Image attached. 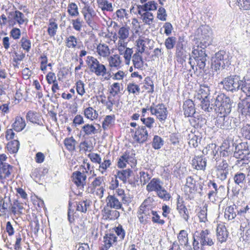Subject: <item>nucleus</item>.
<instances>
[{
  "mask_svg": "<svg viewBox=\"0 0 250 250\" xmlns=\"http://www.w3.org/2000/svg\"><path fill=\"white\" fill-rule=\"evenodd\" d=\"M140 181L143 185H146L150 180L152 175L148 171H141L139 172Z\"/></svg>",
  "mask_w": 250,
  "mask_h": 250,
  "instance_id": "41",
  "label": "nucleus"
},
{
  "mask_svg": "<svg viewBox=\"0 0 250 250\" xmlns=\"http://www.w3.org/2000/svg\"><path fill=\"white\" fill-rule=\"evenodd\" d=\"M74 182L78 186H83L86 178L85 173L83 171H76L73 173Z\"/></svg>",
  "mask_w": 250,
  "mask_h": 250,
  "instance_id": "20",
  "label": "nucleus"
},
{
  "mask_svg": "<svg viewBox=\"0 0 250 250\" xmlns=\"http://www.w3.org/2000/svg\"><path fill=\"white\" fill-rule=\"evenodd\" d=\"M84 114L86 118L91 120L96 119L98 117V113L92 107H88L84 110Z\"/></svg>",
  "mask_w": 250,
  "mask_h": 250,
  "instance_id": "35",
  "label": "nucleus"
},
{
  "mask_svg": "<svg viewBox=\"0 0 250 250\" xmlns=\"http://www.w3.org/2000/svg\"><path fill=\"white\" fill-rule=\"evenodd\" d=\"M192 165L197 170H204L207 165V160L203 156H195L192 160Z\"/></svg>",
  "mask_w": 250,
  "mask_h": 250,
  "instance_id": "12",
  "label": "nucleus"
},
{
  "mask_svg": "<svg viewBox=\"0 0 250 250\" xmlns=\"http://www.w3.org/2000/svg\"><path fill=\"white\" fill-rule=\"evenodd\" d=\"M201 31L202 38L205 40L208 41L211 34L210 28L207 25L202 26Z\"/></svg>",
  "mask_w": 250,
  "mask_h": 250,
  "instance_id": "48",
  "label": "nucleus"
},
{
  "mask_svg": "<svg viewBox=\"0 0 250 250\" xmlns=\"http://www.w3.org/2000/svg\"><path fill=\"white\" fill-rule=\"evenodd\" d=\"M132 172V171L129 169H127L125 170H123L122 171H118L117 173V177L122 180L124 183H125L127 179L129 178V177L131 175V173Z\"/></svg>",
  "mask_w": 250,
  "mask_h": 250,
  "instance_id": "44",
  "label": "nucleus"
},
{
  "mask_svg": "<svg viewBox=\"0 0 250 250\" xmlns=\"http://www.w3.org/2000/svg\"><path fill=\"white\" fill-rule=\"evenodd\" d=\"M196 181L191 176L187 178V182L185 186V192L186 193H192L196 190Z\"/></svg>",
  "mask_w": 250,
  "mask_h": 250,
  "instance_id": "21",
  "label": "nucleus"
},
{
  "mask_svg": "<svg viewBox=\"0 0 250 250\" xmlns=\"http://www.w3.org/2000/svg\"><path fill=\"white\" fill-rule=\"evenodd\" d=\"M216 236L219 242L222 243L226 241L228 237V232L225 226L218 225L216 229Z\"/></svg>",
  "mask_w": 250,
  "mask_h": 250,
  "instance_id": "13",
  "label": "nucleus"
},
{
  "mask_svg": "<svg viewBox=\"0 0 250 250\" xmlns=\"http://www.w3.org/2000/svg\"><path fill=\"white\" fill-rule=\"evenodd\" d=\"M97 3L102 11H112L113 10L112 4L106 0H97Z\"/></svg>",
  "mask_w": 250,
  "mask_h": 250,
  "instance_id": "37",
  "label": "nucleus"
},
{
  "mask_svg": "<svg viewBox=\"0 0 250 250\" xmlns=\"http://www.w3.org/2000/svg\"><path fill=\"white\" fill-rule=\"evenodd\" d=\"M163 185V182L159 178H154L150 180L146 186V189L149 192L156 191Z\"/></svg>",
  "mask_w": 250,
  "mask_h": 250,
  "instance_id": "11",
  "label": "nucleus"
},
{
  "mask_svg": "<svg viewBox=\"0 0 250 250\" xmlns=\"http://www.w3.org/2000/svg\"><path fill=\"white\" fill-rule=\"evenodd\" d=\"M139 15L140 16V18L142 20L143 22L145 23L150 25L153 22L154 17L152 13L149 11L141 12L140 11L139 12Z\"/></svg>",
  "mask_w": 250,
  "mask_h": 250,
  "instance_id": "26",
  "label": "nucleus"
},
{
  "mask_svg": "<svg viewBox=\"0 0 250 250\" xmlns=\"http://www.w3.org/2000/svg\"><path fill=\"white\" fill-rule=\"evenodd\" d=\"M183 43L184 40L182 39H179L176 46L175 55L177 58L180 59H184L185 56Z\"/></svg>",
  "mask_w": 250,
  "mask_h": 250,
  "instance_id": "25",
  "label": "nucleus"
},
{
  "mask_svg": "<svg viewBox=\"0 0 250 250\" xmlns=\"http://www.w3.org/2000/svg\"><path fill=\"white\" fill-rule=\"evenodd\" d=\"M116 241L117 237L112 233L107 234L104 237V245L106 248H110Z\"/></svg>",
  "mask_w": 250,
  "mask_h": 250,
  "instance_id": "29",
  "label": "nucleus"
},
{
  "mask_svg": "<svg viewBox=\"0 0 250 250\" xmlns=\"http://www.w3.org/2000/svg\"><path fill=\"white\" fill-rule=\"evenodd\" d=\"M209 91L210 90L208 86L204 85H201L196 95V97L199 100L207 99L209 94Z\"/></svg>",
  "mask_w": 250,
  "mask_h": 250,
  "instance_id": "31",
  "label": "nucleus"
},
{
  "mask_svg": "<svg viewBox=\"0 0 250 250\" xmlns=\"http://www.w3.org/2000/svg\"><path fill=\"white\" fill-rule=\"evenodd\" d=\"M145 7V12L156 10L157 7V3L154 1H149L144 4Z\"/></svg>",
  "mask_w": 250,
  "mask_h": 250,
  "instance_id": "64",
  "label": "nucleus"
},
{
  "mask_svg": "<svg viewBox=\"0 0 250 250\" xmlns=\"http://www.w3.org/2000/svg\"><path fill=\"white\" fill-rule=\"evenodd\" d=\"M192 54L197 66L200 69L204 70L207 61V55L206 54L205 49L197 46V48L193 49Z\"/></svg>",
  "mask_w": 250,
  "mask_h": 250,
  "instance_id": "6",
  "label": "nucleus"
},
{
  "mask_svg": "<svg viewBox=\"0 0 250 250\" xmlns=\"http://www.w3.org/2000/svg\"><path fill=\"white\" fill-rule=\"evenodd\" d=\"M10 198L7 199V201L6 198L3 199L0 197V211L2 213H4L9 207Z\"/></svg>",
  "mask_w": 250,
  "mask_h": 250,
  "instance_id": "54",
  "label": "nucleus"
},
{
  "mask_svg": "<svg viewBox=\"0 0 250 250\" xmlns=\"http://www.w3.org/2000/svg\"><path fill=\"white\" fill-rule=\"evenodd\" d=\"M80 42L77 38L73 35L69 36L66 39V46L69 48L77 47Z\"/></svg>",
  "mask_w": 250,
  "mask_h": 250,
  "instance_id": "36",
  "label": "nucleus"
},
{
  "mask_svg": "<svg viewBox=\"0 0 250 250\" xmlns=\"http://www.w3.org/2000/svg\"><path fill=\"white\" fill-rule=\"evenodd\" d=\"M143 88L147 93H153L154 92V84L153 81L150 78L147 77L145 79Z\"/></svg>",
  "mask_w": 250,
  "mask_h": 250,
  "instance_id": "43",
  "label": "nucleus"
},
{
  "mask_svg": "<svg viewBox=\"0 0 250 250\" xmlns=\"http://www.w3.org/2000/svg\"><path fill=\"white\" fill-rule=\"evenodd\" d=\"M221 83L226 90L232 92L238 90L244 84V82L241 80L240 76L237 75L228 77Z\"/></svg>",
  "mask_w": 250,
  "mask_h": 250,
  "instance_id": "4",
  "label": "nucleus"
},
{
  "mask_svg": "<svg viewBox=\"0 0 250 250\" xmlns=\"http://www.w3.org/2000/svg\"><path fill=\"white\" fill-rule=\"evenodd\" d=\"M76 143V141L73 137L66 138L64 140V145L69 151H73L75 149Z\"/></svg>",
  "mask_w": 250,
  "mask_h": 250,
  "instance_id": "49",
  "label": "nucleus"
},
{
  "mask_svg": "<svg viewBox=\"0 0 250 250\" xmlns=\"http://www.w3.org/2000/svg\"><path fill=\"white\" fill-rule=\"evenodd\" d=\"M216 167V170H229V165L227 161L222 159L217 161Z\"/></svg>",
  "mask_w": 250,
  "mask_h": 250,
  "instance_id": "58",
  "label": "nucleus"
},
{
  "mask_svg": "<svg viewBox=\"0 0 250 250\" xmlns=\"http://www.w3.org/2000/svg\"><path fill=\"white\" fill-rule=\"evenodd\" d=\"M8 22L10 24L15 25L18 24L20 27L24 23L26 24L28 19L25 15L19 10L11 11L8 13Z\"/></svg>",
  "mask_w": 250,
  "mask_h": 250,
  "instance_id": "7",
  "label": "nucleus"
},
{
  "mask_svg": "<svg viewBox=\"0 0 250 250\" xmlns=\"http://www.w3.org/2000/svg\"><path fill=\"white\" fill-rule=\"evenodd\" d=\"M86 62L90 71L97 76H102L105 80H108L111 77V74L107 71L105 66L101 63L96 58L92 56H87Z\"/></svg>",
  "mask_w": 250,
  "mask_h": 250,
  "instance_id": "1",
  "label": "nucleus"
},
{
  "mask_svg": "<svg viewBox=\"0 0 250 250\" xmlns=\"http://www.w3.org/2000/svg\"><path fill=\"white\" fill-rule=\"evenodd\" d=\"M156 192L157 196L164 200L168 201L171 198L170 194L167 192L163 186L161 187V189L157 190Z\"/></svg>",
  "mask_w": 250,
  "mask_h": 250,
  "instance_id": "46",
  "label": "nucleus"
},
{
  "mask_svg": "<svg viewBox=\"0 0 250 250\" xmlns=\"http://www.w3.org/2000/svg\"><path fill=\"white\" fill-rule=\"evenodd\" d=\"M12 170V167L9 164L0 165V180H3L9 177Z\"/></svg>",
  "mask_w": 250,
  "mask_h": 250,
  "instance_id": "18",
  "label": "nucleus"
},
{
  "mask_svg": "<svg viewBox=\"0 0 250 250\" xmlns=\"http://www.w3.org/2000/svg\"><path fill=\"white\" fill-rule=\"evenodd\" d=\"M184 114L187 117H190L194 114L195 109L193 101L191 100H186L183 104Z\"/></svg>",
  "mask_w": 250,
  "mask_h": 250,
  "instance_id": "16",
  "label": "nucleus"
},
{
  "mask_svg": "<svg viewBox=\"0 0 250 250\" xmlns=\"http://www.w3.org/2000/svg\"><path fill=\"white\" fill-rule=\"evenodd\" d=\"M97 52L101 57L106 58L110 54L108 46L105 44L100 43L97 47Z\"/></svg>",
  "mask_w": 250,
  "mask_h": 250,
  "instance_id": "23",
  "label": "nucleus"
},
{
  "mask_svg": "<svg viewBox=\"0 0 250 250\" xmlns=\"http://www.w3.org/2000/svg\"><path fill=\"white\" fill-rule=\"evenodd\" d=\"M96 16V14L94 11L89 14L85 15V16L83 17L86 23L93 29L96 27V23L94 21Z\"/></svg>",
  "mask_w": 250,
  "mask_h": 250,
  "instance_id": "38",
  "label": "nucleus"
},
{
  "mask_svg": "<svg viewBox=\"0 0 250 250\" xmlns=\"http://www.w3.org/2000/svg\"><path fill=\"white\" fill-rule=\"evenodd\" d=\"M216 146L215 144H210L208 145L203 150V153L205 155H210L214 157L217 153ZM214 157H213L214 158Z\"/></svg>",
  "mask_w": 250,
  "mask_h": 250,
  "instance_id": "34",
  "label": "nucleus"
},
{
  "mask_svg": "<svg viewBox=\"0 0 250 250\" xmlns=\"http://www.w3.org/2000/svg\"><path fill=\"white\" fill-rule=\"evenodd\" d=\"M236 208V206L235 205L227 207L225 211V217L229 220H232L234 219L236 216V211H235Z\"/></svg>",
  "mask_w": 250,
  "mask_h": 250,
  "instance_id": "27",
  "label": "nucleus"
},
{
  "mask_svg": "<svg viewBox=\"0 0 250 250\" xmlns=\"http://www.w3.org/2000/svg\"><path fill=\"white\" fill-rule=\"evenodd\" d=\"M243 79L244 84H242L241 89L247 96L250 97V79H247L246 77H244Z\"/></svg>",
  "mask_w": 250,
  "mask_h": 250,
  "instance_id": "51",
  "label": "nucleus"
},
{
  "mask_svg": "<svg viewBox=\"0 0 250 250\" xmlns=\"http://www.w3.org/2000/svg\"><path fill=\"white\" fill-rule=\"evenodd\" d=\"M198 216L200 222L206 223L207 222V207L204 206L198 212Z\"/></svg>",
  "mask_w": 250,
  "mask_h": 250,
  "instance_id": "56",
  "label": "nucleus"
},
{
  "mask_svg": "<svg viewBox=\"0 0 250 250\" xmlns=\"http://www.w3.org/2000/svg\"><path fill=\"white\" fill-rule=\"evenodd\" d=\"M83 131L87 135H89L96 133V129L93 125L87 124L83 125L82 127Z\"/></svg>",
  "mask_w": 250,
  "mask_h": 250,
  "instance_id": "60",
  "label": "nucleus"
},
{
  "mask_svg": "<svg viewBox=\"0 0 250 250\" xmlns=\"http://www.w3.org/2000/svg\"><path fill=\"white\" fill-rule=\"evenodd\" d=\"M7 148L10 153H17L20 148L19 141L17 139L10 141L7 144Z\"/></svg>",
  "mask_w": 250,
  "mask_h": 250,
  "instance_id": "32",
  "label": "nucleus"
},
{
  "mask_svg": "<svg viewBox=\"0 0 250 250\" xmlns=\"http://www.w3.org/2000/svg\"><path fill=\"white\" fill-rule=\"evenodd\" d=\"M130 28L127 26H124L120 27L118 31V36L117 34L115 33L113 35V38L116 39L119 38V39L126 40L129 36Z\"/></svg>",
  "mask_w": 250,
  "mask_h": 250,
  "instance_id": "19",
  "label": "nucleus"
},
{
  "mask_svg": "<svg viewBox=\"0 0 250 250\" xmlns=\"http://www.w3.org/2000/svg\"><path fill=\"white\" fill-rule=\"evenodd\" d=\"M216 105L218 112L221 114H229L231 111V104L230 99L224 94L220 93L215 98Z\"/></svg>",
  "mask_w": 250,
  "mask_h": 250,
  "instance_id": "3",
  "label": "nucleus"
},
{
  "mask_svg": "<svg viewBox=\"0 0 250 250\" xmlns=\"http://www.w3.org/2000/svg\"><path fill=\"white\" fill-rule=\"evenodd\" d=\"M109 66L111 68L119 69L121 66L122 62V59L118 54H114L110 56L108 59Z\"/></svg>",
  "mask_w": 250,
  "mask_h": 250,
  "instance_id": "17",
  "label": "nucleus"
},
{
  "mask_svg": "<svg viewBox=\"0 0 250 250\" xmlns=\"http://www.w3.org/2000/svg\"><path fill=\"white\" fill-rule=\"evenodd\" d=\"M137 50L136 53L142 54L145 50V41L143 39H138L136 41Z\"/></svg>",
  "mask_w": 250,
  "mask_h": 250,
  "instance_id": "53",
  "label": "nucleus"
},
{
  "mask_svg": "<svg viewBox=\"0 0 250 250\" xmlns=\"http://www.w3.org/2000/svg\"><path fill=\"white\" fill-rule=\"evenodd\" d=\"M58 28V24L54 21L50 20L47 29L48 35L51 37H54L56 34Z\"/></svg>",
  "mask_w": 250,
  "mask_h": 250,
  "instance_id": "42",
  "label": "nucleus"
},
{
  "mask_svg": "<svg viewBox=\"0 0 250 250\" xmlns=\"http://www.w3.org/2000/svg\"><path fill=\"white\" fill-rule=\"evenodd\" d=\"M127 90L129 93L138 95L140 92L139 86L135 83H129L127 86Z\"/></svg>",
  "mask_w": 250,
  "mask_h": 250,
  "instance_id": "50",
  "label": "nucleus"
},
{
  "mask_svg": "<svg viewBox=\"0 0 250 250\" xmlns=\"http://www.w3.org/2000/svg\"><path fill=\"white\" fill-rule=\"evenodd\" d=\"M176 42V39L174 37H170L166 39L165 42V45L167 49L168 50L172 49L174 47Z\"/></svg>",
  "mask_w": 250,
  "mask_h": 250,
  "instance_id": "55",
  "label": "nucleus"
},
{
  "mask_svg": "<svg viewBox=\"0 0 250 250\" xmlns=\"http://www.w3.org/2000/svg\"><path fill=\"white\" fill-rule=\"evenodd\" d=\"M209 231L208 229L203 230L199 234L200 243L202 246H211L214 244L213 240L209 236Z\"/></svg>",
  "mask_w": 250,
  "mask_h": 250,
  "instance_id": "14",
  "label": "nucleus"
},
{
  "mask_svg": "<svg viewBox=\"0 0 250 250\" xmlns=\"http://www.w3.org/2000/svg\"><path fill=\"white\" fill-rule=\"evenodd\" d=\"M149 200H146L141 204L138 211V217L141 224L145 225L150 219L153 213L152 205L149 203Z\"/></svg>",
  "mask_w": 250,
  "mask_h": 250,
  "instance_id": "2",
  "label": "nucleus"
},
{
  "mask_svg": "<svg viewBox=\"0 0 250 250\" xmlns=\"http://www.w3.org/2000/svg\"><path fill=\"white\" fill-rule=\"evenodd\" d=\"M133 51L132 48H128L125 49L122 54L120 55H122L125 59V62L126 64L129 65L130 62L133 54Z\"/></svg>",
  "mask_w": 250,
  "mask_h": 250,
  "instance_id": "47",
  "label": "nucleus"
},
{
  "mask_svg": "<svg viewBox=\"0 0 250 250\" xmlns=\"http://www.w3.org/2000/svg\"><path fill=\"white\" fill-rule=\"evenodd\" d=\"M177 209L181 216L187 222L189 219V215L188 209L184 204V201L179 196L177 201Z\"/></svg>",
  "mask_w": 250,
  "mask_h": 250,
  "instance_id": "10",
  "label": "nucleus"
},
{
  "mask_svg": "<svg viewBox=\"0 0 250 250\" xmlns=\"http://www.w3.org/2000/svg\"><path fill=\"white\" fill-rule=\"evenodd\" d=\"M188 234L185 230H182L178 235V241L181 245L187 246L188 244Z\"/></svg>",
  "mask_w": 250,
  "mask_h": 250,
  "instance_id": "40",
  "label": "nucleus"
},
{
  "mask_svg": "<svg viewBox=\"0 0 250 250\" xmlns=\"http://www.w3.org/2000/svg\"><path fill=\"white\" fill-rule=\"evenodd\" d=\"M148 132L145 126H139L136 130L134 139L139 143H144L147 141Z\"/></svg>",
  "mask_w": 250,
  "mask_h": 250,
  "instance_id": "9",
  "label": "nucleus"
},
{
  "mask_svg": "<svg viewBox=\"0 0 250 250\" xmlns=\"http://www.w3.org/2000/svg\"><path fill=\"white\" fill-rule=\"evenodd\" d=\"M25 125V120L21 117H17L13 125L14 129L18 132L21 131Z\"/></svg>",
  "mask_w": 250,
  "mask_h": 250,
  "instance_id": "33",
  "label": "nucleus"
},
{
  "mask_svg": "<svg viewBox=\"0 0 250 250\" xmlns=\"http://www.w3.org/2000/svg\"><path fill=\"white\" fill-rule=\"evenodd\" d=\"M76 89L79 95L82 96L84 94V84L82 81L80 80L76 83Z\"/></svg>",
  "mask_w": 250,
  "mask_h": 250,
  "instance_id": "63",
  "label": "nucleus"
},
{
  "mask_svg": "<svg viewBox=\"0 0 250 250\" xmlns=\"http://www.w3.org/2000/svg\"><path fill=\"white\" fill-rule=\"evenodd\" d=\"M115 195H108L106 198L107 206L111 208L119 209L122 208V202Z\"/></svg>",
  "mask_w": 250,
  "mask_h": 250,
  "instance_id": "15",
  "label": "nucleus"
},
{
  "mask_svg": "<svg viewBox=\"0 0 250 250\" xmlns=\"http://www.w3.org/2000/svg\"><path fill=\"white\" fill-rule=\"evenodd\" d=\"M164 145V140L163 139L158 136L155 135L152 142V146L155 149H159Z\"/></svg>",
  "mask_w": 250,
  "mask_h": 250,
  "instance_id": "45",
  "label": "nucleus"
},
{
  "mask_svg": "<svg viewBox=\"0 0 250 250\" xmlns=\"http://www.w3.org/2000/svg\"><path fill=\"white\" fill-rule=\"evenodd\" d=\"M246 180V174L241 172H237L233 176L234 183L240 187H242L245 184Z\"/></svg>",
  "mask_w": 250,
  "mask_h": 250,
  "instance_id": "30",
  "label": "nucleus"
},
{
  "mask_svg": "<svg viewBox=\"0 0 250 250\" xmlns=\"http://www.w3.org/2000/svg\"><path fill=\"white\" fill-rule=\"evenodd\" d=\"M83 23V21L80 18L72 21L73 27L77 31H80L82 30Z\"/></svg>",
  "mask_w": 250,
  "mask_h": 250,
  "instance_id": "61",
  "label": "nucleus"
},
{
  "mask_svg": "<svg viewBox=\"0 0 250 250\" xmlns=\"http://www.w3.org/2000/svg\"><path fill=\"white\" fill-rule=\"evenodd\" d=\"M114 115H107L105 117L102 123V127L105 130L112 127L115 123Z\"/></svg>",
  "mask_w": 250,
  "mask_h": 250,
  "instance_id": "28",
  "label": "nucleus"
},
{
  "mask_svg": "<svg viewBox=\"0 0 250 250\" xmlns=\"http://www.w3.org/2000/svg\"><path fill=\"white\" fill-rule=\"evenodd\" d=\"M222 116L217 117L215 125H216L221 129H228L229 127V122L226 119L227 118L225 116L226 114H223Z\"/></svg>",
  "mask_w": 250,
  "mask_h": 250,
  "instance_id": "24",
  "label": "nucleus"
},
{
  "mask_svg": "<svg viewBox=\"0 0 250 250\" xmlns=\"http://www.w3.org/2000/svg\"><path fill=\"white\" fill-rule=\"evenodd\" d=\"M116 194L123 203L128 204L129 202V198L125 196L124 190L123 189H117Z\"/></svg>",
  "mask_w": 250,
  "mask_h": 250,
  "instance_id": "57",
  "label": "nucleus"
},
{
  "mask_svg": "<svg viewBox=\"0 0 250 250\" xmlns=\"http://www.w3.org/2000/svg\"><path fill=\"white\" fill-rule=\"evenodd\" d=\"M212 65L216 71L223 69L228 64V55L225 51L220 50L212 57Z\"/></svg>",
  "mask_w": 250,
  "mask_h": 250,
  "instance_id": "5",
  "label": "nucleus"
},
{
  "mask_svg": "<svg viewBox=\"0 0 250 250\" xmlns=\"http://www.w3.org/2000/svg\"><path fill=\"white\" fill-rule=\"evenodd\" d=\"M89 206V204L86 201H80L77 205V210L82 212H85Z\"/></svg>",
  "mask_w": 250,
  "mask_h": 250,
  "instance_id": "62",
  "label": "nucleus"
},
{
  "mask_svg": "<svg viewBox=\"0 0 250 250\" xmlns=\"http://www.w3.org/2000/svg\"><path fill=\"white\" fill-rule=\"evenodd\" d=\"M132 62L135 68L143 70L144 67V62L141 54L135 53L132 57Z\"/></svg>",
  "mask_w": 250,
  "mask_h": 250,
  "instance_id": "22",
  "label": "nucleus"
},
{
  "mask_svg": "<svg viewBox=\"0 0 250 250\" xmlns=\"http://www.w3.org/2000/svg\"><path fill=\"white\" fill-rule=\"evenodd\" d=\"M67 11L72 16H76L79 15L78 6L75 3L72 2L68 5Z\"/></svg>",
  "mask_w": 250,
  "mask_h": 250,
  "instance_id": "59",
  "label": "nucleus"
},
{
  "mask_svg": "<svg viewBox=\"0 0 250 250\" xmlns=\"http://www.w3.org/2000/svg\"><path fill=\"white\" fill-rule=\"evenodd\" d=\"M188 144L190 146H192L193 147H196L198 146V144L200 143L201 141V137L198 136L194 134L193 133H191L188 135Z\"/></svg>",
  "mask_w": 250,
  "mask_h": 250,
  "instance_id": "39",
  "label": "nucleus"
},
{
  "mask_svg": "<svg viewBox=\"0 0 250 250\" xmlns=\"http://www.w3.org/2000/svg\"><path fill=\"white\" fill-rule=\"evenodd\" d=\"M238 5L241 10H250V0H237Z\"/></svg>",
  "mask_w": 250,
  "mask_h": 250,
  "instance_id": "52",
  "label": "nucleus"
},
{
  "mask_svg": "<svg viewBox=\"0 0 250 250\" xmlns=\"http://www.w3.org/2000/svg\"><path fill=\"white\" fill-rule=\"evenodd\" d=\"M153 105L149 109L151 114L155 115L160 122L165 121L167 116V108L162 104L156 105H154V104H153Z\"/></svg>",
  "mask_w": 250,
  "mask_h": 250,
  "instance_id": "8",
  "label": "nucleus"
}]
</instances>
